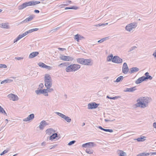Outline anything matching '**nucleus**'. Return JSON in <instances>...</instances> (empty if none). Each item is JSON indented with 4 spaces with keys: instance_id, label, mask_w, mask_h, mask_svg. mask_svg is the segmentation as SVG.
<instances>
[{
    "instance_id": "69168bd1",
    "label": "nucleus",
    "mask_w": 156,
    "mask_h": 156,
    "mask_svg": "<svg viewBox=\"0 0 156 156\" xmlns=\"http://www.w3.org/2000/svg\"><path fill=\"white\" fill-rule=\"evenodd\" d=\"M12 78L14 80H19L18 79H16V78H17L16 77H12Z\"/></svg>"
},
{
    "instance_id": "20e7f679",
    "label": "nucleus",
    "mask_w": 156,
    "mask_h": 156,
    "mask_svg": "<svg viewBox=\"0 0 156 156\" xmlns=\"http://www.w3.org/2000/svg\"><path fill=\"white\" fill-rule=\"evenodd\" d=\"M38 30V28H36L33 29H31L28 30L27 31L24 32V33L19 35L18 37L14 40V43H15L20 39L25 36L26 35H27L28 34L31 33L34 31H36Z\"/></svg>"
},
{
    "instance_id": "603ef678",
    "label": "nucleus",
    "mask_w": 156,
    "mask_h": 156,
    "mask_svg": "<svg viewBox=\"0 0 156 156\" xmlns=\"http://www.w3.org/2000/svg\"><path fill=\"white\" fill-rule=\"evenodd\" d=\"M43 87V84L42 83H41L39 85L38 88H42Z\"/></svg>"
},
{
    "instance_id": "473e14b6",
    "label": "nucleus",
    "mask_w": 156,
    "mask_h": 156,
    "mask_svg": "<svg viewBox=\"0 0 156 156\" xmlns=\"http://www.w3.org/2000/svg\"><path fill=\"white\" fill-rule=\"evenodd\" d=\"M13 81V80L11 79H7L4 80L2 81L1 83V84H3L4 83H10Z\"/></svg>"
},
{
    "instance_id": "aec40b11",
    "label": "nucleus",
    "mask_w": 156,
    "mask_h": 156,
    "mask_svg": "<svg viewBox=\"0 0 156 156\" xmlns=\"http://www.w3.org/2000/svg\"><path fill=\"white\" fill-rule=\"evenodd\" d=\"M51 87H46V89H44L45 90V92H46L47 93L46 96H48V92L50 93L54 91V89L52 88H51Z\"/></svg>"
},
{
    "instance_id": "cd10ccee",
    "label": "nucleus",
    "mask_w": 156,
    "mask_h": 156,
    "mask_svg": "<svg viewBox=\"0 0 156 156\" xmlns=\"http://www.w3.org/2000/svg\"><path fill=\"white\" fill-rule=\"evenodd\" d=\"M149 73L148 72H146L145 73V75L146 76V77H145L144 76V78H145V79L146 80V79H149L150 80H151L152 79V77L151 76L149 75Z\"/></svg>"
},
{
    "instance_id": "8fccbe9b",
    "label": "nucleus",
    "mask_w": 156,
    "mask_h": 156,
    "mask_svg": "<svg viewBox=\"0 0 156 156\" xmlns=\"http://www.w3.org/2000/svg\"><path fill=\"white\" fill-rule=\"evenodd\" d=\"M107 98H109L110 99H113L115 100L117 98L116 97H111L108 96H107Z\"/></svg>"
},
{
    "instance_id": "4d7b16f0",
    "label": "nucleus",
    "mask_w": 156,
    "mask_h": 156,
    "mask_svg": "<svg viewBox=\"0 0 156 156\" xmlns=\"http://www.w3.org/2000/svg\"><path fill=\"white\" fill-rule=\"evenodd\" d=\"M150 154H151V155H156V152H151Z\"/></svg>"
},
{
    "instance_id": "3c124183",
    "label": "nucleus",
    "mask_w": 156,
    "mask_h": 156,
    "mask_svg": "<svg viewBox=\"0 0 156 156\" xmlns=\"http://www.w3.org/2000/svg\"><path fill=\"white\" fill-rule=\"evenodd\" d=\"M23 58L20 57H16L15 58V59H17L18 60H23Z\"/></svg>"
},
{
    "instance_id": "412c9836",
    "label": "nucleus",
    "mask_w": 156,
    "mask_h": 156,
    "mask_svg": "<svg viewBox=\"0 0 156 156\" xmlns=\"http://www.w3.org/2000/svg\"><path fill=\"white\" fill-rule=\"evenodd\" d=\"M39 54V52L38 51H35L31 53L29 55V58H33Z\"/></svg>"
},
{
    "instance_id": "13d9d810",
    "label": "nucleus",
    "mask_w": 156,
    "mask_h": 156,
    "mask_svg": "<svg viewBox=\"0 0 156 156\" xmlns=\"http://www.w3.org/2000/svg\"><path fill=\"white\" fill-rule=\"evenodd\" d=\"M59 26L58 27L55 28L54 29V30H57L59 29V28L61 27V26H59V25H58Z\"/></svg>"
},
{
    "instance_id": "b1692460",
    "label": "nucleus",
    "mask_w": 156,
    "mask_h": 156,
    "mask_svg": "<svg viewBox=\"0 0 156 156\" xmlns=\"http://www.w3.org/2000/svg\"><path fill=\"white\" fill-rule=\"evenodd\" d=\"M38 65L41 67L43 68H45L47 69H49L51 68L50 66H47L44 63L41 62H40L38 63Z\"/></svg>"
},
{
    "instance_id": "423d86ee",
    "label": "nucleus",
    "mask_w": 156,
    "mask_h": 156,
    "mask_svg": "<svg viewBox=\"0 0 156 156\" xmlns=\"http://www.w3.org/2000/svg\"><path fill=\"white\" fill-rule=\"evenodd\" d=\"M137 26V23H133L127 25L125 27V29L127 31L130 32L133 29H135Z\"/></svg>"
},
{
    "instance_id": "e433bc0d",
    "label": "nucleus",
    "mask_w": 156,
    "mask_h": 156,
    "mask_svg": "<svg viewBox=\"0 0 156 156\" xmlns=\"http://www.w3.org/2000/svg\"><path fill=\"white\" fill-rule=\"evenodd\" d=\"M150 154L149 153L144 152L138 154L136 156H148Z\"/></svg>"
},
{
    "instance_id": "a878e982",
    "label": "nucleus",
    "mask_w": 156,
    "mask_h": 156,
    "mask_svg": "<svg viewBox=\"0 0 156 156\" xmlns=\"http://www.w3.org/2000/svg\"><path fill=\"white\" fill-rule=\"evenodd\" d=\"M98 127L100 129L103 130L104 131H105V132H109L110 133H112L113 131V130L112 129H104L101 126H99Z\"/></svg>"
},
{
    "instance_id": "9d476101",
    "label": "nucleus",
    "mask_w": 156,
    "mask_h": 156,
    "mask_svg": "<svg viewBox=\"0 0 156 156\" xmlns=\"http://www.w3.org/2000/svg\"><path fill=\"white\" fill-rule=\"evenodd\" d=\"M112 62L120 64L122 62V60L119 56H115L114 57Z\"/></svg>"
},
{
    "instance_id": "72a5a7b5",
    "label": "nucleus",
    "mask_w": 156,
    "mask_h": 156,
    "mask_svg": "<svg viewBox=\"0 0 156 156\" xmlns=\"http://www.w3.org/2000/svg\"><path fill=\"white\" fill-rule=\"evenodd\" d=\"M85 59L84 58H78L77 59V62L79 64H83V61Z\"/></svg>"
},
{
    "instance_id": "6e6552de",
    "label": "nucleus",
    "mask_w": 156,
    "mask_h": 156,
    "mask_svg": "<svg viewBox=\"0 0 156 156\" xmlns=\"http://www.w3.org/2000/svg\"><path fill=\"white\" fill-rule=\"evenodd\" d=\"M97 144L93 142H90L83 144L82 147L85 148H89L90 147H95L96 146Z\"/></svg>"
},
{
    "instance_id": "4c0bfd02",
    "label": "nucleus",
    "mask_w": 156,
    "mask_h": 156,
    "mask_svg": "<svg viewBox=\"0 0 156 156\" xmlns=\"http://www.w3.org/2000/svg\"><path fill=\"white\" fill-rule=\"evenodd\" d=\"M78 9V8L75 6H73L71 7H66L65 8V9Z\"/></svg>"
},
{
    "instance_id": "c9c22d12",
    "label": "nucleus",
    "mask_w": 156,
    "mask_h": 156,
    "mask_svg": "<svg viewBox=\"0 0 156 156\" xmlns=\"http://www.w3.org/2000/svg\"><path fill=\"white\" fill-rule=\"evenodd\" d=\"M85 151L87 153L89 154H93L94 151L92 149L88 148L86 149Z\"/></svg>"
},
{
    "instance_id": "5fc2aeb1",
    "label": "nucleus",
    "mask_w": 156,
    "mask_h": 156,
    "mask_svg": "<svg viewBox=\"0 0 156 156\" xmlns=\"http://www.w3.org/2000/svg\"><path fill=\"white\" fill-rule=\"evenodd\" d=\"M153 126L154 128L156 129V122L153 123Z\"/></svg>"
},
{
    "instance_id": "2f4dec72",
    "label": "nucleus",
    "mask_w": 156,
    "mask_h": 156,
    "mask_svg": "<svg viewBox=\"0 0 156 156\" xmlns=\"http://www.w3.org/2000/svg\"><path fill=\"white\" fill-rule=\"evenodd\" d=\"M58 136V134L57 133H55L53 134L49 137L50 140H53L55 138Z\"/></svg>"
},
{
    "instance_id": "0e129e2a",
    "label": "nucleus",
    "mask_w": 156,
    "mask_h": 156,
    "mask_svg": "<svg viewBox=\"0 0 156 156\" xmlns=\"http://www.w3.org/2000/svg\"><path fill=\"white\" fill-rule=\"evenodd\" d=\"M103 26V24H98L97 25H96V26Z\"/></svg>"
},
{
    "instance_id": "338daca9",
    "label": "nucleus",
    "mask_w": 156,
    "mask_h": 156,
    "mask_svg": "<svg viewBox=\"0 0 156 156\" xmlns=\"http://www.w3.org/2000/svg\"><path fill=\"white\" fill-rule=\"evenodd\" d=\"M55 145H54V146H53L52 147H51V148H50V149H52L53 148H55Z\"/></svg>"
},
{
    "instance_id": "09e8293b",
    "label": "nucleus",
    "mask_w": 156,
    "mask_h": 156,
    "mask_svg": "<svg viewBox=\"0 0 156 156\" xmlns=\"http://www.w3.org/2000/svg\"><path fill=\"white\" fill-rule=\"evenodd\" d=\"M71 1H67L66 3L65 4H64L65 6H67L69 4H70L71 3Z\"/></svg>"
},
{
    "instance_id": "864d4df0",
    "label": "nucleus",
    "mask_w": 156,
    "mask_h": 156,
    "mask_svg": "<svg viewBox=\"0 0 156 156\" xmlns=\"http://www.w3.org/2000/svg\"><path fill=\"white\" fill-rule=\"evenodd\" d=\"M84 38V37L83 36H81L80 35V36H79V40Z\"/></svg>"
},
{
    "instance_id": "4468645a",
    "label": "nucleus",
    "mask_w": 156,
    "mask_h": 156,
    "mask_svg": "<svg viewBox=\"0 0 156 156\" xmlns=\"http://www.w3.org/2000/svg\"><path fill=\"white\" fill-rule=\"evenodd\" d=\"M34 17V15H31V16L28 17L27 18H26L23 21H22L19 24H22L23 23H26L28 22H29Z\"/></svg>"
},
{
    "instance_id": "c756f323",
    "label": "nucleus",
    "mask_w": 156,
    "mask_h": 156,
    "mask_svg": "<svg viewBox=\"0 0 156 156\" xmlns=\"http://www.w3.org/2000/svg\"><path fill=\"white\" fill-rule=\"evenodd\" d=\"M114 57L113 55L111 54V55H109L107 56V61L108 62H110L112 61Z\"/></svg>"
},
{
    "instance_id": "5701e85b",
    "label": "nucleus",
    "mask_w": 156,
    "mask_h": 156,
    "mask_svg": "<svg viewBox=\"0 0 156 156\" xmlns=\"http://www.w3.org/2000/svg\"><path fill=\"white\" fill-rule=\"evenodd\" d=\"M55 131L51 128L47 129L45 131L46 134L48 135H50L52 133H55Z\"/></svg>"
},
{
    "instance_id": "bb28decb",
    "label": "nucleus",
    "mask_w": 156,
    "mask_h": 156,
    "mask_svg": "<svg viewBox=\"0 0 156 156\" xmlns=\"http://www.w3.org/2000/svg\"><path fill=\"white\" fill-rule=\"evenodd\" d=\"M117 153L120 156H126V153L122 150H119L117 151Z\"/></svg>"
},
{
    "instance_id": "774afa93",
    "label": "nucleus",
    "mask_w": 156,
    "mask_h": 156,
    "mask_svg": "<svg viewBox=\"0 0 156 156\" xmlns=\"http://www.w3.org/2000/svg\"><path fill=\"white\" fill-rule=\"evenodd\" d=\"M5 122L6 124H7L8 122V119H5Z\"/></svg>"
},
{
    "instance_id": "0eeeda50",
    "label": "nucleus",
    "mask_w": 156,
    "mask_h": 156,
    "mask_svg": "<svg viewBox=\"0 0 156 156\" xmlns=\"http://www.w3.org/2000/svg\"><path fill=\"white\" fill-rule=\"evenodd\" d=\"M55 113L62 118L64 119V120L68 122H71V119L69 117L59 112H55Z\"/></svg>"
},
{
    "instance_id": "f3484780",
    "label": "nucleus",
    "mask_w": 156,
    "mask_h": 156,
    "mask_svg": "<svg viewBox=\"0 0 156 156\" xmlns=\"http://www.w3.org/2000/svg\"><path fill=\"white\" fill-rule=\"evenodd\" d=\"M0 28L4 29H9L10 28V26L9 25L8 23H0Z\"/></svg>"
},
{
    "instance_id": "de8ad7c7",
    "label": "nucleus",
    "mask_w": 156,
    "mask_h": 156,
    "mask_svg": "<svg viewBox=\"0 0 156 156\" xmlns=\"http://www.w3.org/2000/svg\"><path fill=\"white\" fill-rule=\"evenodd\" d=\"M7 68V66L5 64H0V68Z\"/></svg>"
},
{
    "instance_id": "f8f14e48",
    "label": "nucleus",
    "mask_w": 156,
    "mask_h": 156,
    "mask_svg": "<svg viewBox=\"0 0 156 156\" xmlns=\"http://www.w3.org/2000/svg\"><path fill=\"white\" fill-rule=\"evenodd\" d=\"M98 105L95 102L91 103L88 105V108L89 109H92L97 108Z\"/></svg>"
},
{
    "instance_id": "bf43d9fd",
    "label": "nucleus",
    "mask_w": 156,
    "mask_h": 156,
    "mask_svg": "<svg viewBox=\"0 0 156 156\" xmlns=\"http://www.w3.org/2000/svg\"><path fill=\"white\" fill-rule=\"evenodd\" d=\"M34 12L35 13H39L40 12L38 10H35L34 11Z\"/></svg>"
},
{
    "instance_id": "f03ea898",
    "label": "nucleus",
    "mask_w": 156,
    "mask_h": 156,
    "mask_svg": "<svg viewBox=\"0 0 156 156\" xmlns=\"http://www.w3.org/2000/svg\"><path fill=\"white\" fill-rule=\"evenodd\" d=\"M80 68V66L78 64H71L66 68V71L67 72H75L78 70Z\"/></svg>"
},
{
    "instance_id": "9b49d317",
    "label": "nucleus",
    "mask_w": 156,
    "mask_h": 156,
    "mask_svg": "<svg viewBox=\"0 0 156 156\" xmlns=\"http://www.w3.org/2000/svg\"><path fill=\"white\" fill-rule=\"evenodd\" d=\"M129 68L126 63H124L122 68V72L124 74H127L129 71Z\"/></svg>"
},
{
    "instance_id": "6ab92c4d",
    "label": "nucleus",
    "mask_w": 156,
    "mask_h": 156,
    "mask_svg": "<svg viewBox=\"0 0 156 156\" xmlns=\"http://www.w3.org/2000/svg\"><path fill=\"white\" fill-rule=\"evenodd\" d=\"M93 63L91 62V60L90 59H85L83 61V65L91 66Z\"/></svg>"
},
{
    "instance_id": "2eb2a0df",
    "label": "nucleus",
    "mask_w": 156,
    "mask_h": 156,
    "mask_svg": "<svg viewBox=\"0 0 156 156\" xmlns=\"http://www.w3.org/2000/svg\"><path fill=\"white\" fill-rule=\"evenodd\" d=\"M45 89L37 90L35 91V92L37 95H39L40 94H43L44 96H46V92H45Z\"/></svg>"
},
{
    "instance_id": "4be33fe9",
    "label": "nucleus",
    "mask_w": 156,
    "mask_h": 156,
    "mask_svg": "<svg viewBox=\"0 0 156 156\" xmlns=\"http://www.w3.org/2000/svg\"><path fill=\"white\" fill-rule=\"evenodd\" d=\"M139 70L138 68L136 67H133L130 69L129 73L132 74L138 72Z\"/></svg>"
},
{
    "instance_id": "39448f33",
    "label": "nucleus",
    "mask_w": 156,
    "mask_h": 156,
    "mask_svg": "<svg viewBox=\"0 0 156 156\" xmlns=\"http://www.w3.org/2000/svg\"><path fill=\"white\" fill-rule=\"evenodd\" d=\"M45 86V87H51L52 85V80L50 76L46 74L44 76Z\"/></svg>"
},
{
    "instance_id": "49530a36",
    "label": "nucleus",
    "mask_w": 156,
    "mask_h": 156,
    "mask_svg": "<svg viewBox=\"0 0 156 156\" xmlns=\"http://www.w3.org/2000/svg\"><path fill=\"white\" fill-rule=\"evenodd\" d=\"M109 39V37H106L104 38H102L101 39V40H102V41L103 42L104 41L108 40Z\"/></svg>"
},
{
    "instance_id": "f257e3e1",
    "label": "nucleus",
    "mask_w": 156,
    "mask_h": 156,
    "mask_svg": "<svg viewBox=\"0 0 156 156\" xmlns=\"http://www.w3.org/2000/svg\"><path fill=\"white\" fill-rule=\"evenodd\" d=\"M151 100V98L148 97H140L137 100L136 106V107L144 108L148 106V104L150 102Z\"/></svg>"
},
{
    "instance_id": "ea45409f",
    "label": "nucleus",
    "mask_w": 156,
    "mask_h": 156,
    "mask_svg": "<svg viewBox=\"0 0 156 156\" xmlns=\"http://www.w3.org/2000/svg\"><path fill=\"white\" fill-rule=\"evenodd\" d=\"M0 113L6 115V113L4 109L0 106Z\"/></svg>"
},
{
    "instance_id": "052dcab7",
    "label": "nucleus",
    "mask_w": 156,
    "mask_h": 156,
    "mask_svg": "<svg viewBox=\"0 0 156 156\" xmlns=\"http://www.w3.org/2000/svg\"><path fill=\"white\" fill-rule=\"evenodd\" d=\"M45 145H46V142H43L41 143L42 146Z\"/></svg>"
},
{
    "instance_id": "ddd939ff",
    "label": "nucleus",
    "mask_w": 156,
    "mask_h": 156,
    "mask_svg": "<svg viewBox=\"0 0 156 156\" xmlns=\"http://www.w3.org/2000/svg\"><path fill=\"white\" fill-rule=\"evenodd\" d=\"M8 97L9 99L12 100L13 101H16L18 99L17 96L12 94H9L8 95Z\"/></svg>"
},
{
    "instance_id": "a211bd4d",
    "label": "nucleus",
    "mask_w": 156,
    "mask_h": 156,
    "mask_svg": "<svg viewBox=\"0 0 156 156\" xmlns=\"http://www.w3.org/2000/svg\"><path fill=\"white\" fill-rule=\"evenodd\" d=\"M34 117V114H31L27 118L24 119L23 120L24 121L27 122L32 120Z\"/></svg>"
},
{
    "instance_id": "6e6d98bb",
    "label": "nucleus",
    "mask_w": 156,
    "mask_h": 156,
    "mask_svg": "<svg viewBox=\"0 0 156 156\" xmlns=\"http://www.w3.org/2000/svg\"><path fill=\"white\" fill-rule=\"evenodd\" d=\"M58 49L59 50H61V51H63L64 50H65V48H59Z\"/></svg>"
},
{
    "instance_id": "1a4fd4ad",
    "label": "nucleus",
    "mask_w": 156,
    "mask_h": 156,
    "mask_svg": "<svg viewBox=\"0 0 156 156\" xmlns=\"http://www.w3.org/2000/svg\"><path fill=\"white\" fill-rule=\"evenodd\" d=\"M60 58L61 59L66 61H72L73 59L72 57L66 56L63 55H61Z\"/></svg>"
},
{
    "instance_id": "c85d7f7f",
    "label": "nucleus",
    "mask_w": 156,
    "mask_h": 156,
    "mask_svg": "<svg viewBox=\"0 0 156 156\" xmlns=\"http://www.w3.org/2000/svg\"><path fill=\"white\" fill-rule=\"evenodd\" d=\"M69 65V62H65L61 63L58 65L59 67H64L65 66L66 67Z\"/></svg>"
},
{
    "instance_id": "79ce46f5",
    "label": "nucleus",
    "mask_w": 156,
    "mask_h": 156,
    "mask_svg": "<svg viewBox=\"0 0 156 156\" xmlns=\"http://www.w3.org/2000/svg\"><path fill=\"white\" fill-rule=\"evenodd\" d=\"M80 34H77L75 36L74 39L76 40L78 42L79 41V36Z\"/></svg>"
},
{
    "instance_id": "a18cd8bd",
    "label": "nucleus",
    "mask_w": 156,
    "mask_h": 156,
    "mask_svg": "<svg viewBox=\"0 0 156 156\" xmlns=\"http://www.w3.org/2000/svg\"><path fill=\"white\" fill-rule=\"evenodd\" d=\"M76 142L75 140H73L70 142L68 144V145L70 146L72 145V144H74V143Z\"/></svg>"
},
{
    "instance_id": "393cba45",
    "label": "nucleus",
    "mask_w": 156,
    "mask_h": 156,
    "mask_svg": "<svg viewBox=\"0 0 156 156\" xmlns=\"http://www.w3.org/2000/svg\"><path fill=\"white\" fill-rule=\"evenodd\" d=\"M144 77V76H143L138 78L136 81V83L137 84H139L142 82L143 81L145 80V79Z\"/></svg>"
},
{
    "instance_id": "7ed1b4c3",
    "label": "nucleus",
    "mask_w": 156,
    "mask_h": 156,
    "mask_svg": "<svg viewBox=\"0 0 156 156\" xmlns=\"http://www.w3.org/2000/svg\"><path fill=\"white\" fill-rule=\"evenodd\" d=\"M40 3L39 1H34L26 2L19 5L18 7V9L19 10H22L28 6L35 5L39 4Z\"/></svg>"
},
{
    "instance_id": "a19ab883",
    "label": "nucleus",
    "mask_w": 156,
    "mask_h": 156,
    "mask_svg": "<svg viewBox=\"0 0 156 156\" xmlns=\"http://www.w3.org/2000/svg\"><path fill=\"white\" fill-rule=\"evenodd\" d=\"M137 48V47L136 46H133L129 49L128 52H132L133 51L135 50Z\"/></svg>"
},
{
    "instance_id": "7c9ffc66",
    "label": "nucleus",
    "mask_w": 156,
    "mask_h": 156,
    "mask_svg": "<svg viewBox=\"0 0 156 156\" xmlns=\"http://www.w3.org/2000/svg\"><path fill=\"white\" fill-rule=\"evenodd\" d=\"M136 90L135 87H133L130 88H127L125 92H133Z\"/></svg>"
},
{
    "instance_id": "f704fd0d",
    "label": "nucleus",
    "mask_w": 156,
    "mask_h": 156,
    "mask_svg": "<svg viewBox=\"0 0 156 156\" xmlns=\"http://www.w3.org/2000/svg\"><path fill=\"white\" fill-rule=\"evenodd\" d=\"M146 137L145 136H142L141 137L137 138L136 140L138 142H142L145 140Z\"/></svg>"
},
{
    "instance_id": "c03bdc74",
    "label": "nucleus",
    "mask_w": 156,
    "mask_h": 156,
    "mask_svg": "<svg viewBox=\"0 0 156 156\" xmlns=\"http://www.w3.org/2000/svg\"><path fill=\"white\" fill-rule=\"evenodd\" d=\"M115 120V119H114L113 120H111L110 118L109 119H105V121L106 122H113Z\"/></svg>"
},
{
    "instance_id": "680f3d73",
    "label": "nucleus",
    "mask_w": 156,
    "mask_h": 156,
    "mask_svg": "<svg viewBox=\"0 0 156 156\" xmlns=\"http://www.w3.org/2000/svg\"><path fill=\"white\" fill-rule=\"evenodd\" d=\"M153 55L154 57H156V52L154 53L153 54Z\"/></svg>"
},
{
    "instance_id": "37998d69",
    "label": "nucleus",
    "mask_w": 156,
    "mask_h": 156,
    "mask_svg": "<svg viewBox=\"0 0 156 156\" xmlns=\"http://www.w3.org/2000/svg\"><path fill=\"white\" fill-rule=\"evenodd\" d=\"M9 150L7 149H6L4 151H3L2 153H1L0 155H2L4 154L8 153L9 151Z\"/></svg>"
},
{
    "instance_id": "e2e57ef3",
    "label": "nucleus",
    "mask_w": 156,
    "mask_h": 156,
    "mask_svg": "<svg viewBox=\"0 0 156 156\" xmlns=\"http://www.w3.org/2000/svg\"><path fill=\"white\" fill-rule=\"evenodd\" d=\"M98 42L101 43H102V40L101 39L100 40L98 41Z\"/></svg>"
},
{
    "instance_id": "dca6fc26",
    "label": "nucleus",
    "mask_w": 156,
    "mask_h": 156,
    "mask_svg": "<svg viewBox=\"0 0 156 156\" xmlns=\"http://www.w3.org/2000/svg\"><path fill=\"white\" fill-rule=\"evenodd\" d=\"M48 125V124L45 121H42L40 124L39 128L41 129H43L44 126Z\"/></svg>"
},
{
    "instance_id": "58836bf2",
    "label": "nucleus",
    "mask_w": 156,
    "mask_h": 156,
    "mask_svg": "<svg viewBox=\"0 0 156 156\" xmlns=\"http://www.w3.org/2000/svg\"><path fill=\"white\" fill-rule=\"evenodd\" d=\"M123 77L122 76H120L119 77L117 78V79L116 81H115V82H119L121 80H122L123 79Z\"/></svg>"
}]
</instances>
